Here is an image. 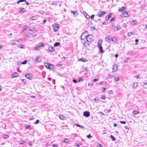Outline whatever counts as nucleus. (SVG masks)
<instances>
[{"label":"nucleus","instance_id":"1","mask_svg":"<svg viewBox=\"0 0 147 147\" xmlns=\"http://www.w3.org/2000/svg\"><path fill=\"white\" fill-rule=\"evenodd\" d=\"M45 66L47 68L52 70L54 69V66L52 64H49L48 63H45L44 64Z\"/></svg>","mask_w":147,"mask_h":147},{"label":"nucleus","instance_id":"2","mask_svg":"<svg viewBox=\"0 0 147 147\" xmlns=\"http://www.w3.org/2000/svg\"><path fill=\"white\" fill-rule=\"evenodd\" d=\"M94 37L91 34L88 35L86 36V40L87 41L89 42H92L93 40Z\"/></svg>","mask_w":147,"mask_h":147},{"label":"nucleus","instance_id":"3","mask_svg":"<svg viewBox=\"0 0 147 147\" xmlns=\"http://www.w3.org/2000/svg\"><path fill=\"white\" fill-rule=\"evenodd\" d=\"M52 27L54 32H56L59 28V24L56 23H54L52 25Z\"/></svg>","mask_w":147,"mask_h":147},{"label":"nucleus","instance_id":"4","mask_svg":"<svg viewBox=\"0 0 147 147\" xmlns=\"http://www.w3.org/2000/svg\"><path fill=\"white\" fill-rule=\"evenodd\" d=\"M107 12L105 11H99L97 14V15L99 17H102Z\"/></svg>","mask_w":147,"mask_h":147},{"label":"nucleus","instance_id":"5","mask_svg":"<svg viewBox=\"0 0 147 147\" xmlns=\"http://www.w3.org/2000/svg\"><path fill=\"white\" fill-rule=\"evenodd\" d=\"M101 42L102 41H101ZM98 47L99 49H100V52L103 53L104 52V51L102 50V46L101 43H100L99 41L98 42Z\"/></svg>","mask_w":147,"mask_h":147},{"label":"nucleus","instance_id":"6","mask_svg":"<svg viewBox=\"0 0 147 147\" xmlns=\"http://www.w3.org/2000/svg\"><path fill=\"white\" fill-rule=\"evenodd\" d=\"M83 115L84 116L87 117H88L90 116V114L88 111H86L84 112L83 113Z\"/></svg>","mask_w":147,"mask_h":147},{"label":"nucleus","instance_id":"7","mask_svg":"<svg viewBox=\"0 0 147 147\" xmlns=\"http://www.w3.org/2000/svg\"><path fill=\"white\" fill-rule=\"evenodd\" d=\"M32 76V75L30 74H27L25 75L26 77L29 79H30Z\"/></svg>","mask_w":147,"mask_h":147},{"label":"nucleus","instance_id":"8","mask_svg":"<svg viewBox=\"0 0 147 147\" xmlns=\"http://www.w3.org/2000/svg\"><path fill=\"white\" fill-rule=\"evenodd\" d=\"M49 52H53L55 51V49L53 47H49Z\"/></svg>","mask_w":147,"mask_h":147},{"label":"nucleus","instance_id":"9","mask_svg":"<svg viewBox=\"0 0 147 147\" xmlns=\"http://www.w3.org/2000/svg\"><path fill=\"white\" fill-rule=\"evenodd\" d=\"M138 82H135L134 83L132 86V87L134 89H136L138 86Z\"/></svg>","mask_w":147,"mask_h":147},{"label":"nucleus","instance_id":"10","mask_svg":"<svg viewBox=\"0 0 147 147\" xmlns=\"http://www.w3.org/2000/svg\"><path fill=\"white\" fill-rule=\"evenodd\" d=\"M121 27L119 26H115L114 28V30L115 31H117L120 30Z\"/></svg>","mask_w":147,"mask_h":147},{"label":"nucleus","instance_id":"11","mask_svg":"<svg viewBox=\"0 0 147 147\" xmlns=\"http://www.w3.org/2000/svg\"><path fill=\"white\" fill-rule=\"evenodd\" d=\"M41 61V60L40 58V56L38 57L36 60V62L39 63Z\"/></svg>","mask_w":147,"mask_h":147},{"label":"nucleus","instance_id":"12","mask_svg":"<svg viewBox=\"0 0 147 147\" xmlns=\"http://www.w3.org/2000/svg\"><path fill=\"white\" fill-rule=\"evenodd\" d=\"M125 9V7H121L120 9H119V11L120 12H122L123 10Z\"/></svg>","mask_w":147,"mask_h":147},{"label":"nucleus","instance_id":"13","mask_svg":"<svg viewBox=\"0 0 147 147\" xmlns=\"http://www.w3.org/2000/svg\"><path fill=\"white\" fill-rule=\"evenodd\" d=\"M113 71H117L118 69L117 66L115 65L113 66Z\"/></svg>","mask_w":147,"mask_h":147},{"label":"nucleus","instance_id":"14","mask_svg":"<svg viewBox=\"0 0 147 147\" xmlns=\"http://www.w3.org/2000/svg\"><path fill=\"white\" fill-rule=\"evenodd\" d=\"M86 35H82L81 36V38L82 40H85L86 39Z\"/></svg>","mask_w":147,"mask_h":147},{"label":"nucleus","instance_id":"15","mask_svg":"<svg viewBox=\"0 0 147 147\" xmlns=\"http://www.w3.org/2000/svg\"><path fill=\"white\" fill-rule=\"evenodd\" d=\"M20 9V10L19 11L20 13H23L26 11V9L24 8H22Z\"/></svg>","mask_w":147,"mask_h":147},{"label":"nucleus","instance_id":"16","mask_svg":"<svg viewBox=\"0 0 147 147\" xmlns=\"http://www.w3.org/2000/svg\"><path fill=\"white\" fill-rule=\"evenodd\" d=\"M106 41V42H109L110 41L111 38L109 36H107L105 37Z\"/></svg>","mask_w":147,"mask_h":147},{"label":"nucleus","instance_id":"17","mask_svg":"<svg viewBox=\"0 0 147 147\" xmlns=\"http://www.w3.org/2000/svg\"><path fill=\"white\" fill-rule=\"evenodd\" d=\"M139 113V112L135 110L132 112V114L134 115H136Z\"/></svg>","mask_w":147,"mask_h":147},{"label":"nucleus","instance_id":"18","mask_svg":"<svg viewBox=\"0 0 147 147\" xmlns=\"http://www.w3.org/2000/svg\"><path fill=\"white\" fill-rule=\"evenodd\" d=\"M60 45V43L59 42H56L54 44V46L55 47H56L57 46H59Z\"/></svg>","mask_w":147,"mask_h":147},{"label":"nucleus","instance_id":"19","mask_svg":"<svg viewBox=\"0 0 147 147\" xmlns=\"http://www.w3.org/2000/svg\"><path fill=\"white\" fill-rule=\"evenodd\" d=\"M117 39L115 37H113L111 39V40L113 41V42H116L117 41Z\"/></svg>","mask_w":147,"mask_h":147},{"label":"nucleus","instance_id":"20","mask_svg":"<svg viewBox=\"0 0 147 147\" xmlns=\"http://www.w3.org/2000/svg\"><path fill=\"white\" fill-rule=\"evenodd\" d=\"M44 45H43V44H42V43H39L38 45V47H39V48L40 47H44Z\"/></svg>","mask_w":147,"mask_h":147},{"label":"nucleus","instance_id":"21","mask_svg":"<svg viewBox=\"0 0 147 147\" xmlns=\"http://www.w3.org/2000/svg\"><path fill=\"white\" fill-rule=\"evenodd\" d=\"M3 138L4 139H7L9 137L8 135L7 134H5L4 135H3Z\"/></svg>","mask_w":147,"mask_h":147},{"label":"nucleus","instance_id":"22","mask_svg":"<svg viewBox=\"0 0 147 147\" xmlns=\"http://www.w3.org/2000/svg\"><path fill=\"white\" fill-rule=\"evenodd\" d=\"M136 21V20H134L133 21H131V24H137Z\"/></svg>","mask_w":147,"mask_h":147},{"label":"nucleus","instance_id":"23","mask_svg":"<svg viewBox=\"0 0 147 147\" xmlns=\"http://www.w3.org/2000/svg\"><path fill=\"white\" fill-rule=\"evenodd\" d=\"M111 15H112L111 13H109V14L106 17V19L107 18V17H108V19H107V20H108V19H109L110 18Z\"/></svg>","mask_w":147,"mask_h":147},{"label":"nucleus","instance_id":"24","mask_svg":"<svg viewBox=\"0 0 147 147\" xmlns=\"http://www.w3.org/2000/svg\"><path fill=\"white\" fill-rule=\"evenodd\" d=\"M26 2V0H19L17 1L18 3H19L20 2Z\"/></svg>","mask_w":147,"mask_h":147},{"label":"nucleus","instance_id":"25","mask_svg":"<svg viewBox=\"0 0 147 147\" xmlns=\"http://www.w3.org/2000/svg\"><path fill=\"white\" fill-rule=\"evenodd\" d=\"M59 118L63 120L65 119V117L62 115H60L59 116Z\"/></svg>","mask_w":147,"mask_h":147},{"label":"nucleus","instance_id":"26","mask_svg":"<svg viewBox=\"0 0 147 147\" xmlns=\"http://www.w3.org/2000/svg\"><path fill=\"white\" fill-rule=\"evenodd\" d=\"M110 137L113 141L115 140H116L115 138L113 136L111 135L110 136Z\"/></svg>","mask_w":147,"mask_h":147},{"label":"nucleus","instance_id":"27","mask_svg":"<svg viewBox=\"0 0 147 147\" xmlns=\"http://www.w3.org/2000/svg\"><path fill=\"white\" fill-rule=\"evenodd\" d=\"M119 80V77H117L115 78L114 79V80L115 81L117 82Z\"/></svg>","mask_w":147,"mask_h":147},{"label":"nucleus","instance_id":"28","mask_svg":"<svg viewBox=\"0 0 147 147\" xmlns=\"http://www.w3.org/2000/svg\"><path fill=\"white\" fill-rule=\"evenodd\" d=\"M28 28V26H24V29L22 32H23L24 30H26Z\"/></svg>","mask_w":147,"mask_h":147},{"label":"nucleus","instance_id":"29","mask_svg":"<svg viewBox=\"0 0 147 147\" xmlns=\"http://www.w3.org/2000/svg\"><path fill=\"white\" fill-rule=\"evenodd\" d=\"M33 50L34 51H36V50H39V48L38 47V46L37 47H35L33 48Z\"/></svg>","mask_w":147,"mask_h":147},{"label":"nucleus","instance_id":"30","mask_svg":"<svg viewBox=\"0 0 147 147\" xmlns=\"http://www.w3.org/2000/svg\"><path fill=\"white\" fill-rule=\"evenodd\" d=\"M85 70H86L85 74H87L88 73V67H85Z\"/></svg>","mask_w":147,"mask_h":147},{"label":"nucleus","instance_id":"31","mask_svg":"<svg viewBox=\"0 0 147 147\" xmlns=\"http://www.w3.org/2000/svg\"><path fill=\"white\" fill-rule=\"evenodd\" d=\"M133 33V32H130L128 33V36H131L132 34Z\"/></svg>","mask_w":147,"mask_h":147},{"label":"nucleus","instance_id":"32","mask_svg":"<svg viewBox=\"0 0 147 147\" xmlns=\"http://www.w3.org/2000/svg\"><path fill=\"white\" fill-rule=\"evenodd\" d=\"M18 76L17 75H15V74H13L11 75V78H14L15 77H17Z\"/></svg>","mask_w":147,"mask_h":147},{"label":"nucleus","instance_id":"33","mask_svg":"<svg viewBox=\"0 0 147 147\" xmlns=\"http://www.w3.org/2000/svg\"><path fill=\"white\" fill-rule=\"evenodd\" d=\"M69 140L67 139H65L64 140V142L67 143L68 142Z\"/></svg>","mask_w":147,"mask_h":147},{"label":"nucleus","instance_id":"34","mask_svg":"<svg viewBox=\"0 0 147 147\" xmlns=\"http://www.w3.org/2000/svg\"><path fill=\"white\" fill-rule=\"evenodd\" d=\"M27 61L26 60H24V61L22 62V64H25L27 63Z\"/></svg>","mask_w":147,"mask_h":147},{"label":"nucleus","instance_id":"35","mask_svg":"<svg viewBox=\"0 0 147 147\" xmlns=\"http://www.w3.org/2000/svg\"><path fill=\"white\" fill-rule=\"evenodd\" d=\"M35 17L34 16H32L30 18V19H31L32 20H36Z\"/></svg>","mask_w":147,"mask_h":147},{"label":"nucleus","instance_id":"36","mask_svg":"<svg viewBox=\"0 0 147 147\" xmlns=\"http://www.w3.org/2000/svg\"><path fill=\"white\" fill-rule=\"evenodd\" d=\"M123 13L125 15H126V17L127 16V14L128 13V12L126 11H125L123 12Z\"/></svg>","mask_w":147,"mask_h":147},{"label":"nucleus","instance_id":"37","mask_svg":"<svg viewBox=\"0 0 147 147\" xmlns=\"http://www.w3.org/2000/svg\"><path fill=\"white\" fill-rule=\"evenodd\" d=\"M130 59L129 58H127L125 59L124 61L125 62H127Z\"/></svg>","mask_w":147,"mask_h":147},{"label":"nucleus","instance_id":"38","mask_svg":"<svg viewBox=\"0 0 147 147\" xmlns=\"http://www.w3.org/2000/svg\"><path fill=\"white\" fill-rule=\"evenodd\" d=\"M79 60L80 61H81L82 62H85L86 61V60L84 59H79Z\"/></svg>","mask_w":147,"mask_h":147},{"label":"nucleus","instance_id":"39","mask_svg":"<svg viewBox=\"0 0 147 147\" xmlns=\"http://www.w3.org/2000/svg\"><path fill=\"white\" fill-rule=\"evenodd\" d=\"M71 12H72V13H73V14L74 15H76V14H77V11H71Z\"/></svg>","mask_w":147,"mask_h":147},{"label":"nucleus","instance_id":"40","mask_svg":"<svg viewBox=\"0 0 147 147\" xmlns=\"http://www.w3.org/2000/svg\"><path fill=\"white\" fill-rule=\"evenodd\" d=\"M86 17L88 19L89 18H90V16H89L87 13H86Z\"/></svg>","mask_w":147,"mask_h":147},{"label":"nucleus","instance_id":"41","mask_svg":"<svg viewBox=\"0 0 147 147\" xmlns=\"http://www.w3.org/2000/svg\"><path fill=\"white\" fill-rule=\"evenodd\" d=\"M98 79L97 78H95L94 79L92 80V81H93L94 82H96L97 81H98Z\"/></svg>","mask_w":147,"mask_h":147},{"label":"nucleus","instance_id":"42","mask_svg":"<svg viewBox=\"0 0 147 147\" xmlns=\"http://www.w3.org/2000/svg\"><path fill=\"white\" fill-rule=\"evenodd\" d=\"M26 142L24 141H21V142L20 143V144H24L26 143Z\"/></svg>","mask_w":147,"mask_h":147},{"label":"nucleus","instance_id":"43","mask_svg":"<svg viewBox=\"0 0 147 147\" xmlns=\"http://www.w3.org/2000/svg\"><path fill=\"white\" fill-rule=\"evenodd\" d=\"M18 48H24V47L23 45H19L18 46Z\"/></svg>","mask_w":147,"mask_h":147},{"label":"nucleus","instance_id":"44","mask_svg":"<svg viewBox=\"0 0 147 147\" xmlns=\"http://www.w3.org/2000/svg\"><path fill=\"white\" fill-rule=\"evenodd\" d=\"M39 120L37 119L36 121L35 122V124H37L39 123Z\"/></svg>","mask_w":147,"mask_h":147},{"label":"nucleus","instance_id":"45","mask_svg":"<svg viewBox=\"0 0 147 147\" xmlns=\"http://www.w3.org/2000/svg\"><path fill=\"white\" fill-rule=\"evenodd\" d=\"M102 24L103 25H107L108 24V22H103L102 23Z\"/></svg>","mask_w":147,"mask_h":147},{"label":"nucleus","instance_id":"46","mask_svg":"<svg viewBox=\"0 0 147 147\" xmlns=\"http://www.w3.org/2000/svg\"><path fill=\"white\" fill-rule=\"evenodd\" d=\"M101 98L103 99H105L106 98V97L105 96L102 95V96L101 97Z\"/></svg>","mask_w":147,"mask_h":147},{"label":"nucleus","instance_id":"47","mask_svg":"<svg viewBox=\"0 0 147 147\" xmlns=\"http://www.w3.org/2000/svg\"><path fill=\"white\" fill-rule=\"evenodd\" d=\"M74 146H77V147H80V146L77 143H75Z\"/></svg>","mask_w":147,"mask_h":147},{"label":"nucleus","instance_id":"48","mask_svg":"<svg viewBox=\"0 0 147 147\" xmlns=\"http://www.w3.org/2000/svg\"><path fill=\"white\" fill-rule=\"evenodd\" d=\"M121 16L122 17H126V15H125L124 13H122L121 15Z\"/></svg>","mask_w":147,"mask_h":147},{"label":"nucleus","instance_id":"49","mask_svg":"<svg viewBox=\"0 0 147 147\" xmlns=\"http://www.w3.org/2000/svg\"><path fill=\"white\" fill-rule=\"evenodd\" d=\"M115 18H114V17L113 18L111 19V20H110V22H112L115 19Z\"/></svg>","mask_w":147,"mask_h":147},{"label":"nucleus","instance_id":"50","mask_svg":"<svg viewBox=\"0 0 147 147\" xmlns=\"http://www.w3.org/2000/svg\"><path fill=\"white\" fill-rule=\"evenodd\" d=\"M73 82L75 83H76L77 82V80L76 79H74L73 80Z\"/></svg>","mask_w":147,"mask_h":147},{"label":"nucleus","instance_id":"51","mask_svg":"<svg viewBox=\"0 0 147 147\" xmlns=\"http://www.w3.org/2000/svg\"><path fill=\"white\" fill-rule=\"evenodd\" d=\"M30 127V126L28 125H26V129H28Z\"/></svg>","mask_w":147,"mask_h":147},{"label":"nucleus","instance_id":"52","mask_svg":"<svg viewBox=\"0 0 147 147\" xmlns=\"http://www.w3.org/2000/svg\"><path fill=\"white\" fill-rule=\"evenodd\" d=\"M39 13H40L41 14H43L44 13V12L43 11H39Z\"/></svg>","mask_w":147,"mask_h":147},{"label":"nucleus","instance_id":"53","mask_svg":"<svg viewBox=\"0 0 147 147\" xmlns=\"http://www.w3.org/2000/svg\"><path fill=\"white\" fill-rule=\"evenodd\" d=\"M93 84L92 83H89L88 84V85L89 86H92Z\"/></svg>","mask_w":147,"mask_h":147},{"label":"nucleus","instance_id":"54","mask_svg":"<svg viewBox=\"0 0 147 147\" xmlns=\"http://www.w3.org/2000/svg\"><path fill=\"white\" fill-rule=\"evenodd\" d=\"M120 122L122 124H125L126 123V122L125 121H120Z\"/></svg>","mask_w":147,"mask_h":147},{"label":"nucleus","instance_id":"55","mask_svg":"<svg viewBox=\"0 0 147 147\" xmlns=\"http://www.w3.org/2000/svg\"><path fill=\"white\" fill-rule=\"evenodd\" d=\"M56 2H53L51 4V5H56Z\"/></svg>","mask_w":147,"mask_h":147},{"label":"nucleus","instance_id":"56","mask_svg":"<svg viewBox=\"0 0 147 147\" xmlns=\"http://www.w3.org/2000/svg\"><path fill=\"white\" fill-rule=\"evenodd\" d=\"M22 39H18L17 40V42H21V41H22Z\"/></svg>","mask_w":147,"mask_h":147},{"label":"nucleus","instance_id":"57","mask_svg":"<svg viewBox=\"0 0 147 147\" xmlns=\"http://www.w3.org/2000/svg\"><path fill=\"white\" fill-rule=\"evenodd\" d=\"M87 137L88 138H90L91 137V136L90 134L89 135H87Z\"/></svg>","mask_w":147,"mask_h":147},{"label":"nucleus","instance_id":"58","mask_svg":"<svg viewBox=\"0 0 147 147\" xmlns=\"http://www.w3.org/2000/svg\"><path fill=\"white\" fill-rule=\"evenodd\" d=\"M113 76L112 75H109V76L108 77V78L109 79L110 78H112L113 77Z\"/></svg>","mask_w":147,"mask_h":147},{"label":"nucleus","instance_id":"59","mask_svg":"<svg viewBox=\"0 0 147 147\" xmlns=\"http://www.w3.org/2000/svg\"><path fill=\"white\" fill-rule=\"evenodd\" d=\"M57 146H58V145L56 144H54L53 145V147H57Z\"/></svg>","mask_w":147,"mask_h":147},{"label":"nucleus","instance_id":"60","mask_svg":"<svg viewBox=\"0 0 147 147\" xmlns=\"http://www.w3.org/2000/svg\"><path fill=\"white\" fill-rule=\"evenodd\" d=\"M94 16V15H92L91 16V18L92 19H93Z\"/></svg>","mask_w":147,"mask_h":147},{"label":"nucleus","instance_id":"61","mask_svg":"<svg viewBox=\"0 0 147 147\" xmlns=\"http://www.w3.org/2000/svg\"><path fill=\"white\" fill-rule=\"evenodd\" d=\"M83 79H82V77L80 78H79V80H78L79 82H80L81 80H83Z\"/></svg>","mask_w":147,"mask_h":147},{"label":"nucleus","instance_id":"62","mask_svg":"<svg viewBox=\"0 0 147 147\" xmlns=\"http://www.w3.org/2000/svg\"><path fill=\"white\" fill-rule=\"evenodd\" d=\"M98 147H102V145L100 144H99L97 146Z\"/></svg>","mask_w":147,"mask_h":147},{"label":"nucleus","instance_id":"63","mask_svg":"<svg viewBox=\"0 0 147 147\" xmlns=\"http://www.w3.org/2000/svg\"><path fill=\"white\" fill-rule=\"evenodd\" d=\"M35 29L34 28H31L30 29V30L31 31H33Z\"/></svg>","mask_w":147,"mask_h":147},{"label":"nucleus","instance_id":"64","mask_svg":"<svg viewBox=\"0 0 147 147\" xmlns=\"http://www.w3.org/2000/svg\"><path fill=\"white\" fill-rule=\"evenodd\" d=\"M103 82H100L99 83V85H102L103 84Z\"/></svg>","mask_w":147,"mask_h":147}]
</instances>
